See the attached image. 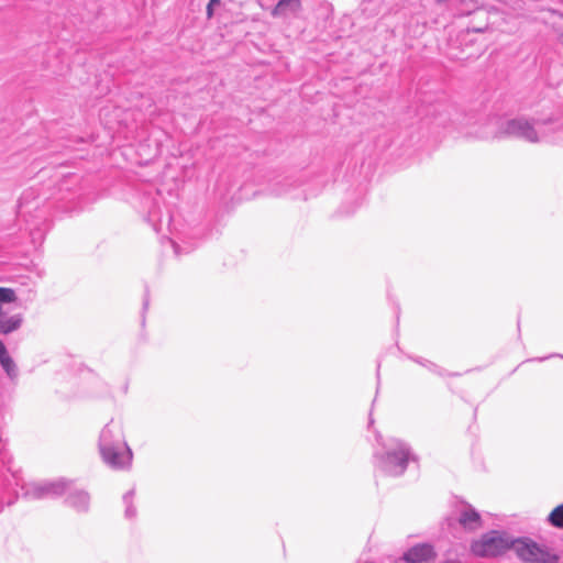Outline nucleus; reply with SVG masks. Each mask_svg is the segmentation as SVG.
Segmentation results:
<instances>
[{"label": "nucleus", "instance_id": "nucleus-4", "mask_svg": "<svg viewBox=\"0 0 563 563\" xmlns=\"http://www.w3.org/2000/svg\"><path fill=\"white\" fill-rule=\"evenodd\" d=\"M514 537L506 531L490 530L471 543V551L478 558H497L511 549Z\"/></svg>", "mask_w": 563, "mask_h": 563}, {"label": "nucleus", "instance_id": "nucleus-2", "mask_svg": "<svg viewBox=\"0 0 563 563\" xmlns=\"http://www.w3.org/2000/svg\"><path fill=\"white\" fill-rule=\"evenodd\" d=\"M98 451L102 462L111 470L126 471L132 466L133 452L120 423L110 420L100 431Z\"/></svg>", "mask_w": 563, "mask_h": 563}, {"label": "nucleus", "instance_id": "nucleus-24", "mask_svg": "<svg viewBox=\"0 0 563 563\" xmlns=\"http://www.w3.org/2000/svg\"><path fill=\"white\" fill-rule=\"evenodd\" d=\"M547 358H548V357H540V358H538V361H544V360H547Z\"/></svg>", "mask_w": 563, "mask_h": 563}, {"label": "nucleus", "instance_id": "nucleus-17", "mask_svg": "<svg viewBox=\"0 0 563 563\" xmlns=\"http://www.w3.org/2000/svg\"><path fill=\"white\" fill-rule=\"evenodd\" d=\"M220 0H210L207 5V16L210 19L213 15V8L220 5Z\"/></svg>", "mask_w": 563, "mask_h": 563}, {"label": "nucleus", "instance_id": "nucleus-21", "mask_svg": "<svg viewBox=\"0 0 563 563\" xmlns=\"http://www.w3.org/2000/svg\"><path fill=\"white\" fill-rule=\"evenodd\" d=\"M165 220H166V223H167V224H169V223H170L172 217H170L169 212H167V213L165 214Z\"/></svg>", "mask_w": 563, "mask_h": 563}, {"label": "nucleus", "instance_id": "nucleus-3", "mask_svg": "<svg viewBox=\"0 0 563 563\" xmlns=\"http://www.w3.org/2000/svg\"><path fill=\"white\" fill-rule=\"evenodd\" d=\"M410 460H416L410 445L398 439H393L389 442L385 453L375 454L376 467L389 476L402 475Z\"/></svg>", "mask_w": 563, "mask_h": 563}, {"label": "nucleus", "instance_id": "nucleus-20", "mask_svg": "<svg viewBox=\"0 0 563 563\" xmlns=\"http://www.w3.org/2000/svg\"><path fill=\"white\" fill-rule=\"evenodd\" d=\"M558 43L563 47V33L558 36Z\"/></svg>", "mask_w": 563, "mask_h": 563}, {"label": "nucleus", "instance_id": "nucleus-13", "mask_svg": "<svg viewBox=\"0 0 563 563\" xmlns=\"http://www.w3.org/2000/svg\"><path fill=\"white\" fill-rule=\"evenodd\" d=\"M134 495V489H130L123 495V504L125 506L124 515L128 519H134L136 517V508L133 506Z\"/></svg>", "mask_w": 563, "mask_h": 563}, {"label": "nucleus", "instance_id": "nucleus-19", "mask_svg": "<svg viewBox=\"0 0 563 563\" xmlns=\"http://www.w3.org/2000/svg\"><path fill=\"white\" fill-rule=\"evenodd\" d=\"M5 351H7V347L3 344V342L0 340V354H3V352H5Z\"/></svg>", "mask_w": 563, "mask_h": 563}, {"label": "nucleus", "instance_id": "nucleus-10", "mask_svg": "<svg viewBox=\"0 0 563 563\" xmlns=\"http://www.w3.org/2000/svg\"><path fill=\"white\" fill-rule=\"evenodd\" d=\"M66 504L77 512H86L89 509L90 497L85 490L69 492Z\"/></svg>", "mask_w": 563, "mask_h": 563}, {"label": "nucleus", "instance_id": "nucleus-9", "mask_svg": "<svg viewBox=\"0 0 563 563\" xmlns=\"http://www.w3.org/2000/svg\"><path fill=\"white\" fill-rule=\"evenodd\" d=\"M301 11L300 0H279L272 10L274 18L296 16Z\"/></svg>", "mask_w": 563, "mask_h": 563}, {"label": "nucleus", "instance_id": "nucleus-14", "mask_svg": "<svg viewBox=\"0 0 563 563\" xmlns=\"http://www.w3.org/2000/svg\"><path fill=\"white\" fill-rule=\"evenodd\" d=\"M548 522L558 529H563V504L556 506L548 516Z\"/></svg>", "mask_w": 563, "mask_h": 563}, {"label": "nucleus", "instance_id": "nucleus-22", "mask_svg": "<svg viewBox=\"0 0 563 563\" xmlns=\"http://www.w3.org/2000/svg\"><path fill=\"white\" fill-rule=\"evenodd\" d=\"M24 196L20 199V202H19V208L20 210L23 208V200H24Z\"/></svg>", "mask_w": 563, "mask_h": 563}, {"label": "nucleus", "instance_id": "nucleus-7", "mask_svg": "<svg viewBox=\"0 0 563 563\" xmlns=\"http://www.w3.org/2000/svg\"><path fill=\"white\" fill-rule=\"evenodd\" d=\"M435 556L434 549L431 544L421 543L413 545L404 553V561L407 563H427Z\"/></svg>", "mask_w": 563, "mask_h": 563}, {"label": "nucleus", "instance_id": "nucleus-5", "mask_svg": "<svg viewBox=\"0 0 563 563\" xmlns=\"http://www.w3.org/2000/svg\"><path fill=\"white\" fill-rule=\"evenodd\" d=\"M511 549L527 563H558V556L528 538H514Z\"/></svg>", "mask_w": 563, "mask_h": 563}, {"label": "nucleus", "instance_id": "nucleus-1", "mask_svg": "<svg viewBox=\"0 0 563 563\" xmlns=\"http://www.w3.org/2000/svg\"><path fill=\"white\" fill-rule=\"evenodd\" d=\"M555 132L556 122L552 118L520 115L507 120L492 119L474 136L483 140L514 137L528 143H541L554 140ZM555 141H560V139L558 137Z\"/></svg>", "mask_w": 563, "mask_h": 563}, {"label": "nucleus", "instance_id": "nucleus-6", "mask_svg": "<svg viewBox=\"0 0 563 563\" xmlns=\"http://www.w3.org/2000/svg\"><path fill=\"white\" fill-rule=\"evenodd\" d=\"M70 482L64 478L35 485L26 492V495L33 499H42L45 497H57L68 493Z\"/></svg>", "mask_w": 563, "mask_h": 563}, {"label": "nucleus", "instance_id": "nucleus-15", "mask_svg": "<svg viewBox=\"0 0 563 563\" xmlns=\"http://www.w3.org/2000/svg\"><path fill=\"white\" fill-rule=\"evenodd\" d=\"M413 362L418 363L419 365L426 367L427 369H429L430 372L439 375V376H444L446 373L444 369H442L441 367H439L437 364H434L433 362L429 361V360H426L423 357H410Z\"/></svg>", "mask_w": 563, "mask_h": 563}, {"label": "nucleus", "instance_id": "nucleus-12", "mask_svg": "<svg viewBox=\"0 0 563 563\" xmlns=\"http://www.w3.org/2000/svg\"><path fill=\"white\" fill-rule=\"evenodd\" d=\"M147 221L156 232L161 231L162 224L164 222V216L157 201H154L152 207L148 209Z\"/></svg>", "mask_w": 563, "mask_h": 563}, {"label": "nucleus", "instance_id": "nucleus-11", "mask_svg": "<svg viewBox=\"0 0 563 563\" xmlns=\"http://www.w3.org/2000/svg\"><path fill=\"white\" fill-rule=\"evenodd\" d=\"M0 365L7 374L8 378L15 384L19 378V368L8 351L3 352V354H0Z\"/></svg>", "mask_w": 563, "mask_h": 563}, {"label": "nucleus", "instance_id": "nucleus-8", "mask_svg": "<svg viewBox=\"0 0 563 563\" xmlns=\"http://www.w3.org/2000/svg\"><path fill=\"white\" fill-rule=\"evenodd\" d=\"M459 523L466 530L474 531L482 525L481 515L470 504H464L459 512Z\"/></svg>", "mask_w": 563, "mask_h": 563}, {"label": "nucleus", "instance_id": "nucleus-18", "mask_svg": "<svg viewBox=\"0 0 563 563\" xmlns=\"http://www.w3.org/2000/svg\"><path fill=\"white\" fill-rule=\"evenodd\" d=\"M173 247H174V251L176 254H179L180 251H179V245L177 243H175L174 241H170Z\"/></svg>", "mask_w": 563, "mask_h": 563}, {"label": "nucleus", "instance_id": "nucleus-16", "mask_svg": "<svg viewBox=\"0 0 563 563\" xmlns=\"http://www.w3.org/2000/svg\"><path fill=\"white\" fill-rule=\"evenodd\" d=\"M15 300V292L11 288L0 287V303H10Z\"/></svg>", "mask_w": 563, "mask_h": 563}, {"label": "nucleus", "instance_id": "nucleus-23", "mask_svg": "<svg viewBox=\"0 0 563 563\" xmlns=\"http://www.w3.org/2000/svg\"><path fill=\"white\" fill-rule=\"evenodd\" d=\"M552 356H558V357L563 358V355H562V354H553Z\"/></svg>", "mask_w": 563, "mask_h": 563}]
</instances>
